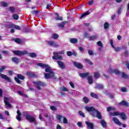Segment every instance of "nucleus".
Returning <instances> with one entry per match:
<instances>
[{
  "label": "nucleus",
  "instance_id": "1",
  "mask_svg": "<svg viewBox=\"0 0 129 129\" xmlns=\"http://www.w3.org/2000/svg\"><path fill=\"white\" fill-rule=\"evenodd\" d=\"M38 66L42 67V68H45V72L47 73L44 74V77L45 79H49L50 78H53L55 76V73L52 70V68L50 66L42 63H39L37 64Z\"/></svg>",
  "mask_w": 129,
  "mask_h": 129
},
{
  "label": "nucleus",
  "instance_id": "2",
  "mask_svg": "<svg viewBox=\"0 0 129 129\" xmlns=\"http://www.w3.org/2000/svg\"><path fill=\"white\" fill-rule=\"evenodd\" d=\"M85 109L87 111L90 112V114L92 115V116L97 117L99 119H101V118H102L100 112L95 109V108L93 106H87L85 107Z\"/></svg>",
  "mask_w": 129,
  "mask_h": 129
},
{
  "label": "nucleus",
  "instance_id": "3",
  "mask_svg": "<svg viewBox=\"0 0 129 129\" xmlns=\"http://www.w3.org/2000/svg\"><path fill=\"white\" fill-rule=\"evenodd\" d=\"M64 52L65 51L64 50H61L59 52L54 51L53 54L54 55L52 56V59L53 60H62V59H63L62 56L58 55H63Z\"/></svg>",
  "mask_w": 129,
  "mask_h": 129
},
{
  "label": "nucleus",
  "instance_id": "4",
  "mask_svg": "<svg viewBox=\"0 0 129 129\" xmlns=\"http://www.w3.org/2000/svg\"><path fill=\"white\" fill-rule=\"evenodd\" d=\"M57 119L59 120L60 122H62V123H64L66 124H67L69 122V121H68V119L66 118V117L61 116L60 115H56V116Z\"/></svg>",
  "mask_w": 129,
  "mask_h": 129
},
{
  "label": "nucleus",
  "instance_id": "5",
  "mask_svg": "<svg viewBox=\"0 0 129 129\" xmlns=\"http://www.w3.org/2000/svg\"><path fill=\"white\" fill-rule=\"evenodd\" d=\"M12 100H13V98L11 97L4 98V102L6 106H8L9 108H12L13 107V106H12V105L10 104V102H12Z\"/></svg>",
  "mask_w": 129,
  "mask_h": 129
},
{
  "label": "nucleus",
  "instance_id": "6",
  "mask_svg": "<svg viewBox=\"0 0 129 129\" xmlns=\"http://www.w3.org/2000/svg\"><path fill=\"white\" fill-rule=\"evenodd\" d=\"M35 87L38 89V90H41V86H46V83L41 82L40 81H36L33 82Z\"/></svg>",
  "mask_w": 129,
  "mask_h": 129
},
{
  "label": "nucleus",
  "instance_id": "7",
  "mask_svg": "<svg viewBox=\"0 0 129 129\" xmlns=\"http://www.w3.org/2000/svg\"><path fill=\"white\" fill-rule=\"evenodd\" d=\"M24 115L26 116V119L29 120L30 122H33L34 124L37 125V121H36L35 118L30 115L24 114Z\"/></svg>",
  "mask_w": 129,
  "mask_h": 129
},
{
  "label": "nucleus",
  "instance_id": "8",
  "mask_svg": "<svg viewBox=\"0 0 129 129\" xmlns=\"http://www.w3.org/2000/svg\"><path fill=\"white\" fill-rule=\"evenodd\" d=\"M13 53L15 54V55H17V56H21L22 55H25V54H28V51L24 50L23 51L20 50H13Z\"/></svg>",
  "mask_w": 129,
  "mask_h": 129
},
{
  "label": "nucleus",
  "instance_id": "9",
  "mask_svg": "<svg viewBox=\"0 0 129 129\" xmlns=\"http://www.w3.org/2000/svg\"><path fill=\"white\" fill-rule=\"evenodd\" d=\"M57 63L58 65V67L60 68V69H65L66 68V66H65V63L63 61L58 60L57 61Z\"/></svg>",
  "mask_w": 129,
  "mask_h": 129
},
{
  "label": "nucleus",
  "instance_id": "10",
  "mask_svg": "<svg viewBox=\"0 0 129 129\" xmlns=\"http://www.w3.org/2000/svg\"><path fill=\"white\" fill-rule=\"evenodd\" d=\"M109 42L111 47L114 49L116 52H118V51L120 50V47H115L114 45H113V40H112V39H110Z\"/></svg>",
  "mask_w": 129,
  "mask_h": 129
},
{
  "label": "nucleus",
  "instance_id": "11",
  "mask_svg": "<svg viewBox=\"0 0 129 129\" xmlns=\"http://www.w3.org/2000/svg\"><path fill=\"white\" fill-rule=\"evenodd\" d=\"M73 63L74 66L77 67V68H78V69H82V68H83V66H82V64L79 63V62H77L76 61H74Z\"/></svg>",
  "mask_w": 129,
  "mask_h": 129
},
{
  "label": "nucleus",
  "instance_id": "12",
  "mask_svg": "<svg viewBox=\"0 0 129 129\" xmlns=\"http://www.w3.org/2000/svg\"><path fill=\"white\" fill-rule=\"evenodd\" d=\"M0 77H1V78H3V79H5V80H7L9 82H11V79H10V78H9L8 77L6 76L5 75L0 74Z\"/></svg>",
  "mask_w": 129,
  "mask_h": 129
},
{
  "label": "nucleus",
  "instance_id": "13",
  "mask_svg": "<svg viewBox=\"0 0 129 129\" xmlns=\"http://www.w3.org/2000/svg\"><path fill=\"white\" fill-rule=\"evenodd\" d=\"M47 44L52 47H58V44L54 41H48Z\"/></svg>",
  "mask_w": 129,
  "mask_h": 129
},
{
  "label": "nucleus",
  "instance_id": "14",
  "mask_svg": "<svg viewBox=\"0 0 129 129\" xmlns=\"http://www.w3.org/2000/svg\"><path fill=\"white\" fill-rule=\"evenodd\" d=\"M112 120H113L114 122L117 124L118 125H121V123L119 121V120L117 119V118L114 117L112 118Z\"/></svg>",
  "mask_w": 129,
  "mask_h": 129
},
{
  "label": "nucleus",
  "instance_id": "15",
  "mask_svg": "<svg viewBox=\"0 0 129 129\" xmlns=\"http://www.w3.org/2000/svg\"><path fill=\"white\" fill-rule=\"evenodd\" d=\"M108 72H109V73H115V74H119L120 73L118 70H112V69H109Z\"/></svg>",
  "mask_w": 129,
  "mask_h": 129
},
{
  "label": "nucleus",
  "instance_id": "16",
  "mask_svg": "<svg viewBox=\"0 0 129 129\" xmlns=\"http://www.w3.org/2000/svg\"><path fill=\"white\" fill-rule=\"evenodd\" d=\"M85 123L88 126L89 129H93V123L89 121H86Z\"/></svg>",
  "mask_w": 129,
  "mask_h": 129
},
{
  "label": "nucleus",
  "instance_id": "17",
  "mask_svg": "<svg viewBox=\"0 0 129 129\" xmlns=\"http://www.w3.org/2000/svg\"><path fill=\"white\" fill-rule=\"evenodd\" d=\"M17 115L16 116V118L19 121H21L22 120V118L21 117V115H22V113H21V112H20V110H18L17 112Z\"/></svg>",
  "mask_w": 129,
  "mask_h": 129
},
{
  "label": "nucleus",
  "instance_id": "18",
  "mask_svg": "<svg viewBox=\"0 0 129 129\" xmlns=\"http://www.w3.org/2000/svg\"><path fill=\"white\" fill-rule=\"evenodd\" d=\"M89 75H90V74H89V73L80 74V76L82 77V78H85V77H87V76H89Z\"/></svg>",
  "mask_w": 129,
  "mask_h": 129
},
{
  "label": "nucleus",
  "instance_id": "19",
  "mask_svg": "<svg viewBox=\"0 0 129 129\" xmlns=\"http://www.w3.org/2000/svg\"><path fill=\"white\" fill-rule=\"evenodd\" d=\"M120 105H124V106H129V103L125 101H122L121 102L119 103Z\"/></svg>",
  "mask_w": 129,
  "mask_h": 129
},
{
  "label": "nucleus",
  "instance_id": "20",
  "mask_svg": "<svg viewBox=\"0 0 129 129\" xmlns=\"http://www.w3.org/2000/svg\"><path fill=\"white\" fill-rule=\"evenodd\" d=\"M120 112H114L113 113H111L110 115L111 116H117V115H120Z\"/></svg>",
  "mask_w": 129,
  "mask_h": 129
},
{
  "label": "nucleus",
  "instance_id": "21",
  "mask_svg": "<svg viewBox=\"0 0 129 129\" xmlns=\"http://www.w3.org/2000/svg\"><path fill=\"white\" fill-rule=\"evenodd\" d=\"M70 41L71 43H72V44H76V43H77V42H78V39H77L76 38H71L70 39Z\"/></svg>",
  "mask_w": 129,
  "mask_h": 129
},
{
  "label": "nucleus",
  "instance_id": "22",
  "mask_svg": "<svg viewBox=\"0 0 129 129\" xmlns=\"http://www.w3.org/2000/svg\"><path fill=\"white\" fill-rule=\"evenodd\" d=\"M88 80L89 84H92L93 83V78H92V76H89L88 77Z\"/></svg>",
  "mask_w": 129,
  "mask_h": 129
},
{
  "label": "nucleus",
  "instance_id": "23",
  "mask_svg": "<svg viewBox=\"0 0 129 129\" xmlns=\"http://www.w3.org/2000/svg\"><path fill=\"white\" fill-rule=\"evenodd\" d=\"M94 77L96 79H98L100 77V74L98 72H95L94 73Z\"/></svg>",
  "mask_w": 129,
  "mask_h": 129
},
{
  "label": "nucleus",
  "instance_id": "24",
  "mask_svg": "<svg viewBox=\"0 0 129 129\" xmlns=\"http://www.w3.org/2000/svg\"><path fill=\"white\" fill-rule=\"evenodd\" d=\"M12 61L16 63V64H18L19 62H20V60H19V58L17 57H14L12 58Z\"/></svg>",
  "mask_w": 129,
  "mask_h": 129
},
{
  "label": "nucleus",
  "instance_id": "25",
  "mask_svg": "<svg viewBox=\"0 0 129 129\" xmlns=\"http://www.w3.org/2000/svg\"><path fill=\"white\" fill-rule=\"evenodd\" d=\"M60 91L67 92L69 90V89L65 87H62L60 88Z\"/></svg>",
  "mask_w": 129,
  "mask_h": 129
},
{
  "label": "nucleus",
  "instance_id": "26",
  "mask_svg": "<svg viewBox=\"0 0 129 129\" xmlns=\"http://www.w3.org/2000/svg\"><path fill=\"white\" fill-rule=\"evenodd\" d=\"M10 28H14V29H16V30H21V27L18 25H14L13 24H11V27Z\"/></svg>",
  "mask_w": 129,
  "mask_h": 129
},
{
  "label": "nucleus",
  "instance_id": "27",
  "mask_svg": "<svg viewBox=\"0 0 129 129\" xmlns=\"http://www.w3.org/2000/svg\"><path fill=\"white\" fill-rule=\"evenodd\" d=\"M101 124L102 125V126H103V127H106L107 126L106 122H105V121H104V120H101Z\"/></svg>",
  "mask_w": 129,
  "mask_h": 129
},
{
  "label": "nucleus",
  "instance_id": "28",
  "mask_svg": "<svg viewBox=\"0 0 129 129\" xmlns=\"http://www.w3.org/2000/svg\"><path fill=\"white\" fill-rule=\"evenodd\" d=\"M120 115L122 119L124 120L126 119V116H125V114L124 113H120Z\"/></svg>",
  "mask_w": 129,
  "mask_h": 129
},
{
  "label": "nucleus",
  "instance_id": "29",
  "mask_svg": "<svg viewBox=\"0 0 129 129\" xmlns=\"http://www.w3.org/2000/svg\"><path fill=\"white\" fill-rule=\"evenodd\" d=\"M84 61H86V63H88V64H89V65H92V64H93V63H92V61H90V59L88 58L84 59Z\"/></svg>",
  "mask_w": 129,
  "mask_h": 129
},
{
  "label": "nucleus",
  "instance_id": "30",
  "mask_svg": "<svg viewBox=\"0 0 129 129\" xmlns=\"http://www.w3.org/2000/svg\"><path fill=\"white\" fill-rule=\"evenodd\" d=\"M96 88H98V89H102L103 88V85L99 84H97L96 85Z\"/></svg>",
  "mask_w": 129,
  "mask_h": 129
},
{
  "label": "nucleus",
  "instance_id": "31",
  "mask_svg": "<svg viewBox=\"0 0 129 129\" xmlns=\"http://www.w3.org/2000/svg\"><path fill=\"white\" fill-rule=\"evenodd\" d=\"M83 102H84L85 103H88L89 101V99H88V97H84L83 99Z\"/></svg>",
  "mask_w": 129,
  "mask_h": 129
},
{
  "label": "nucleus",
  "instance_id": "32",
  "mask_svg": "<svg viewBox=\"0 0 129 129\" xmlns=\"http://www.w3.org/2000/svg\"><path fill=\"white\" fill-rule=\"evenodd\" d=\"M13 18L14 19V20H19V15H18V14H13Z\"/></svg>",
  "mask_w": 129,
  "mask_h": 129
},
{
  "label": "nucleus",
  "instance_id": "33",
  "mask_svg": "<svg viewBox=\"0 0 129 129\" xmlns=\"http://www.w3.org/2000/svg\"><path fill=\"white\" fill-rule=\"evenodd\" d=\"M65 24H66V22H62L60 24H58V27H60V28H64V26H65Z\"/></svg>",
  "mask_w": 129,
  "mask_h": 129
},
{
  "label": "nucleus",
  "instance_id": "34",
  "mask_svg": "<svg viewBox=\"0 0 129 129\" xmlns=\"http://www.w3.org/2000/svg\"><path fill=\"white\" fill-rule=\"evenodd\" d=\"M29 56L32 58H36V57H37V54L32 52L29 54Z\"/></svg>",
  "mask_w": 129,
  "mask_h": 129
},
{
  "label": "nucleus",
  "instance_id": "35",
  "mask_svg": "<svg viewBox=\"0 0 129 129\" xmlns=\"http://www.w3.org/2000/svg\"><path fill=\"white\" fill-rule=\"evenodd\" d=\"M88 15H89V12H85L84 14L82 15V16L80 17V19H83V18H84V17H86V16H88Z\"/></svg>",
  "mask_w": 129,
  "mask_h": 129
},
{
  "label": "nucleus",
  "instance_id": "36",
  "mask_svg": "<svg viewBox=\"0 0 129 129\" xmlns=\"http://www.w3.org/2000/svg\"><path fill=\"white\" fill-rule=\"evenodd\" d=\"M17 77L18 79H21V80H24V79H25V77L20 74L18 75Z\"/></svg>",
  "mask_w": 129,
  "mask_h": 129
},
{
  "label": "nucleus",
  "instance_id": "37",
  "mask_svg": "<svg viewBox=\"0 0 129 129\" xmlns=\"http://www.w3.org/2000/svg\"><path fill=\"white\" fill-rule=\"evenodd\" d=\"M58 37L59 36L57 34H54L51 36L52 39H54V40H56V39H57Z\"/></svg>",
  "mask_w": 129,
  "mask_h": 129
},
{
  "label": "nucleus",
  "instance_id": "38",
  "mask_svg": "<svg viewBox=\"0 0 129 129\" xmlns=\"http://www.w3.org/2000/svg\"><path fill=\"white\" fill-rule=\"evenodd\" d=\"M55 20H56V21H62L63 18H62L61 17H59V15L57 14V16L55 17Z\"/></svg>",
  "mask_w": 129,
  "mask_h": 129
},
{
  "label": "nucleus",
  "instance_id": "39",
  "mask_svg": "<svg viewBox=\"0 0 129 129\" xmlns=\"http://www.w3.org/2000/svg\"><path fill=\"white\" fill-rule=\"evenodd\" d=\"M91 96H92V97H94V98H98L97 95L94 93H91Z\"/></svg>",
  "mask_w": 129,
  "mask_h": 129
},
{
  "label": "nucleus",
  "instance_id": "40",
  "mask_svg": "<svg viewBox=\"0 0 129 129\" xmlns=\"http://www.w3.org/2000/svg\"><path fill=\"white\" fill-rule=\"evenodd\" d=\"M14 41L16 42V43H18V44H20L22 42V40L19 38H15L14 39Z\"/></svg>",
  "mask_w": 129,
  "mask_h": 129
},
{
  "label": "nucleus",
  "instance_id": "41",
  "mask_svg": "<svg viewBox=\"0 0 129 129\" xmlns=\"http://www.w3.org/2000/svg\"><path fill=\"white\" fill-rule=\"evenodd\" d=\"M121 11H122V7H120L118 9V10H117V13L118 15H120V14H121Z\"/></svg>",
  "mask_w": 129,
  "mask_h": 129
},
{
  "label": "nucleus",
  "instance_id": "42",
  "mask_svg": "<svg viewBox=\"0 0 129 129\" xmlns=\"http://www.w3.org/2000/svg\"><path fill=\"white\" fill-rule=\"evenodd\" d=\"M115 109V107H109L107 108V111H110L111 110H114Z\"/></svg>",
  "mask_w": 129,
  "mask_h": 129
},
{
  "label": "nucleus",
  "instance_id": "43",
  "mask_svg": "<svg viewBox=\"0 0 129 129\" xmlns=\"http://www.w3.org/2000/svg\"><path fill=\"white\" fill-rule=\"evenodd\" d=\"M79 113L80 115L82 116V117H85V115L84 114V113H83V112H82V111H80L79 112Z\"/></svg>",
  "mask_w": 129,
  "mask_h": 129
},
{
  "label": "nucleus",
  "instance_id": "44",
  "mask_svg": "<svg viewBox=\"0 0 129 129\" xmlns=\"http://www.w3.org/2000/svg\"><path fill=\"white\" fill-rule=\"evenodd\" d=\"M1 6H2L3 7H8V3H6V2H1Z\"/></svg>",
  "mask_w": 129,
  "mask_h": 129
},
{
  "label": "nucleus",
  "instance_id": "45",
  "mask_svg": "<svg viewBox=\"0 0 129 129\" xmlns=\"http://www.w3.org/2000/svg\"><path fill=\"white\" fill-rule=\"evenodd\" d=\"M50 109L51 110H57V108L54 106H50Z\"/></svg>",
  "mask_w": 129,
  "mask_h": 129
},
{
  "label": "nucleus",
  "instance_id": "46",
  "mask_svg": "<svg viewBox=\"0 0 129 129\" xmlns=\"http://www.w3.org/2000/svg\"><path fill=\"white\" fill-rule=\"evenodd\" d=\"M9 11H10L11 13H15V8L14 7H10Z\"/></svg>",
  "mask_w": 129,
  "mask_h": 129
},
{
  "label": "nucleus",
  "instance_id": "47",
  "mask_svg": "<svg viewBox=\"0 0 129 129\" xmlns=\"http://www.w3.org/2000/svg\"><path fill=\"white\" fill-rule=\"evenodd\" d=\"M109 26V24H108V23L106 22V23L104 24V29H107V28H108Z\"/></svg>",
  "mask_w": 129,
  "mask_h": 129
},
{
  "label": "nucleus",
  "instance_id": "48",
  "mask_svg": "<svg viewBox=\"0 0 129 129\" xmlns=\"http://www.w3.org/2000/svg\"><path fill=\"white\" fill-rule=\"evenodd\" d=\"M88 53L89 55H90V56H92L94 55L93 51H92V50H88Z\"/></svg>",
  "mask_w": 129,
  "mask_h": 129
},
{
  "label": "nucleus",
  "instance_id": "49",
  "mask_svg": "<svg viewBox=\"0 0 129 129\" xmlns=\"http://www.w3.org/2000/svg\"><path fill=\"white\" fill-rule=\"evenodd\" d=\"M89 38L90 40L93 41V40H95V39L96 38V36H90L89 37Z\"/></svg>",
  "mask_w": 129,
  "mask_h": 129
},
{
  "label": "nucleus",
  "instance_id": "50",
  "mask_svg": "<svg viewBox=\"0 0 129 129\" xmlns=\"http://www.w3.org/2000/svg\"><path fill=\"white\" fill-rule=\"evenodd\" d=\"M70 85H71L72 88H75V85H74V83H73V82H70Z\"/></svg>",
  "mask_w": 129,
  "mask_h": 129
},
{
  "label": "nucleus",
  "instance_id": "51",
  "mask_svg": "<svg viewBox=\"0 0 129 129\" xmlns=\"http://www.w3.org/2000/svg\"><path fill=\"white\" fill-rule=\"evenodd\" d=\"M121 75L123 78H126V77H127V75H126L124 73H122Z\"/></svg>",
  "mask_w": 129,
  "mask_h": 129
},
{
  "label": "nucleus",
  "instance_id": "52",
  "mask_svg": "<svg viewBox=\"0 0 129 129\" xmlns=\"http://www.w3.org/2000/svg\"><path fill=\"white\" fill-rule=\"evenodd\" d=\"M15 80L17 83H19V84H21V81H20L18 78L15 77Z\"/></svg>",
  "mask_w": 129,
  "mask_h": 129
},
{
  "label": "nucleus",
  "instance_id": "53",
  "mask_svg": "<svg viewBox=\"0 0 129 129\" xmlns=\"http://www.w3.org/2000/svg\"><path fill=\"white\" fill-rule=\"evenodd\" d=\"M121 90L122 92H126L127 91V90L125 87L121 88Z\"/></svg>",
  "mask_w": 129,
  "mask_h": 129
},
{
  "label": "nucleus",
  "instance_id": "54",
  "mask_svg": "<svg viewBox=\"0 0 129 129\" xmlns=\"http://www.w3.org/2000/svg\"><path fill=\"white\" fill-rule=\"evenodd\" d=\"M2 53H3V54H5V55H9L10 54V52L8 51L3 50V51H2Z\"/></svg>",
  "mask_w": 129,
  "mask_h": 129
},
{
  "label": "nucleus",
  "instance_id": "55",
  "mask_svg": "<svg viewBox=\"0 0 129 129\" xmlns=\"http://www.w3.org/2000/svg\"><path fill=\"white\" fill-rule=\"evenodd\" d=\"M84 38H89V34L85 32L84 34Z\"/></svg>",
  "mask_w": 129,
  "mask_h": 129
},
{
  "label": "nucleus",
  "instance_id": "56",
  "mask_svg": "<svg viewBox=\"0 0 129 129\" xmlns=\"http://www.w3.org/2000/svg\"><path fill=\"white\" fill-rule=\"evenodd\" d=\"M67 54L69 56H72V55H73V53H72V52L71 51H68Z\"/></svg>",
  "mask_w": 129,
  "mask_h": 129
},
{
  "label": "nucleus",
  "instance_id": "57",
  "mask_svg": "<svg viewBox=\"0 0 129 129\" xmlns=\"http://www.w3.org/2000/svg\"><path fill=\"white\" fill-rule=\"evenodd\" d=\"M77 125L79 126V127H82V123L81 122H78L77 123Z\"/></svg>",
  "mask_w": 129,
  "mask_h": 129
},
{
  "label": "nucleus",
  "instance_id": "58",
  "mask_svg": "<svg viewBox=\"0 0 129 129\" xmlns=\"http://www.w3.org/2000/svg\"><path fill=\"white\" fill-rule=\"evenodd\" d=\"M97 45L99 46V47H102V42H101V41H98L97 42Z\"/></svg>",
  "mask_w": 129,
  "mask_h": 129
},
{
  "label": "nucleus",
  "instance_id": "59",
  "mask_svg": "<svg viewBox=\"0 0 129 129\" xmlns=\"http://www.w3.org/2000/svg\"><path fill=\"white\" fill-rule=\"evenodd\" d=\"M5 69H6V67H2V68L0 69V72H3V71H4V70H5Z\"/></svg>",
  "mask_w": 129,
  "mask_h": 129
},
{
  "label": "nucleus",
  "instance_id": "60",
  "mask_svg": "<svg viewBox=\"0 0 129 129\" xmlns=\"http://www.w3.org/2000/svg\"><path fill=\"white\" fill-rule=\"evenodd\" d=\"M124 55L126 57H127L128 56V51L126 50L124 52Z\"/></svg>",
  "mask_w": 129,
  "mask_h": 129
},
{
  "label": "nucleus",
  "instance_id": "61",
  "mask_svg": "<svg viewBox=\"0 0 129 129\" xmlns=\"http://www.w3.org/2000/svg\"><path fill=\"white\" fill-rule=\"evenodd\" d=\"M0 119H5V117L2 114V113H0Z\"/></svg>",
  "mask_w": 129,
  "mask_h": 129
},
{
  "label": "nucleus",
  "instance_id": "62",
  "mask_svg": "<svg viewBox=\"0 0 129 129\" xmlns=\"http://www.w3.org/2000/svg\"><path fill=\"white\" fill-rule=\"evenodd\" d=\"M0 97H3V90H2L1 89H0Z\"/></svg>",
  "mask_w": 129,
  "mask_h": 129
},
{
  "label": "nucleus",
  "instance_id": "63",
  "mask_svg": "<svg viewBox=\"0 0 129 129\" xmlns=\"http://www.w3.org/2000/svg\"><path fill=\"white\" fill-rule=\"evenodd\" d=\"M32 13L33 14V15H37V14H38V11H34L32 12Z\"/></svg>",
  "mask_w": 129,
  "mask_h": 129
},
{
  "label": "nucleus",
  "instance_id": "64",
  "mask_svg": "<svg viewBox=\"0 0 129 129\" xmlns=\"http://www.w3.org/2000/svg\"><path fill=\"white\" fill-rule=\"evenodd\" d=\"M5 114H6V115H10V112H9L8 111V110H6L5 111Z\"/></svg>",
  "mask_w": 129,
  "mask_h": 129
}]
</instances>
